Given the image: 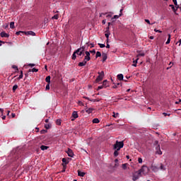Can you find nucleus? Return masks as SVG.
<instances>
[{
	"instance_id": "1",
	"label": "nucleus",
	"mask_w": 181,
	"mask_h": 181,
	"mask_svg": "<svg viewBox=\"0 0 181 181\" xmlns=\"http://www.w3.org/2000/svg\"><path fill=\"white\" fill-rule=\"evenodd\" d=\"M122 148H124V141H116L113 146V149H117V151H120Z\"/></svg>"
},
{
	"instance_id": "2",
	"label": "nucleus",
	"mask_w": 181,
	"mask_h": 181,
	"mask_svg": "<svg viewBox=\"0 0 181 181\" xmlns=\"http://www.w3.org/2000/svg\"><path fill=\"white\" fill-rule=\"evenodd\" d=\"M98 76L97 77L95 81L96 83H100V81H102L103 78H104V71H102L101 72H98Z\"/></svg>"
},
{
	"instance_id": "3",
	"label": "nucleus",
	"mask_w": 181,
	"mask_h": 181,
	"mask_svg": "<svg viewBox=\"0 0 181 181\" xmlns=\"http://www.w3.org/2000/svg\"><path fill=\"white\" fill-rule=\"evenodd\" d=\"M149 170V168H148V167L146 165H143L141 167V169H140L138 172H139V175H141V173H148Z\"/></svg>"
},
{
	"instance_id": "4",
	"label": "nucleus",
	"mask_w": 181,
	"mask_h": 181,
	"mask_svg": "<svg viewBox=\"0 0 181 181\" xmlns=\"http://www.w3.org/2000/svg\"><path fill=\"white\" fill-rule=\"evenodd\" d=\"M85 54L86 55L85 56L84 60L86 62H90V60H91V58L90 57V52L88 51H86Z\"/></svg>"
},
{
	"instance_id": "5",
	"label": "nucleus",
	"mask_w": 181,
	"mask_h": 181,
	"mask_svg": "<svg viewBox=\"0 0 181 181\" xmlns=\"http://www.w3.org/2000/svg\"><path fill=\"white\" fill-rule=\"evenodd\" d=\"M66 153L68 156L70 158H73L74 156V153H73V150L68 148V151H66Z\"/></svg>"
},
{
	"instance_id": "6",
	"label": "nucleus",
	"mask_w": 181,
	"mask_h": 181,
	"mask_svg": "<svg viewBox=\"0 0 181 181\" xmlns=\"http://www.w3.org/2000/svg\"><path fill=\"white\" fill-rule=\"evenodd\" d=\"M80 53V49H76L72 54V60H76L77 56L76 54H78Z\"/></svg>"
},
{
	"instance_id": "7",
	"label": "nucleus",
	"mask_w": 181,
	"mask_h": 181,
	"mask_svg": "<svg viewBox=\"0 0 181 181\" xmlns=\"http://www.w3.org/2000/svg\"><path fill=\"white\" fill-rule=\"evenodd\" d=\"M156 153H157L158 155H162V151H160V146L158 145L156 147Z\"/></svg>"
},
{
	"instance_id": "8",
	"label": "nucleus",
	"mask_w": 181,
	"mask_h": 181,
	"mask_svg": "<svg viewBox=\"0 0 181 181\" xmlns=\"http://www.w3.org/2000/svg\"><path fill=\"white\" fill-rule=\"evenodd\" d=\"M1 37H9V34L5 33V31H3L0 33Z\"/></svg>"
},
{
	"instance_id": "9",
	"label": "nucleus",
	"mask_w": 181,
	"mask_h": 181,
	"mask_svg": "<svg viewBox=\"0 0 181 181\" xmlns=\"http://www.w3.org/2000/svg\"><path fill=\"white\" fill-rule=\"evenodd\" d=\"M85 111H86V112H87V114H91V112H93L94 111V108H93V107L86 108Z\"/></svg>"
},
{
	"instance_id": "10",
	"label": "nucleus",
	"mask_w": 181,
	"mask_h": 181,
	"mask_svg": "<svg viewBox=\"0 0 181 181\" xmlns=\"http://www.w3.org/2000/svg\"><path fill=\"white\" fill-rule=\"evenodd\" d=\"M86 64H87V61L83 59L82 62L78 63V66H79V67H83V66H86Z\"/></svg>"
},
{
	"instance_id": "11",
	"label": "nucleus",
	"mask_w": 181,
	"mask_h": 181,
	"mask_svg": "<svg viewBox=\"0 0 181 181\" xmlns=\"http://www.w3.org/2000/svg\"><path fill=\"white\" fill-rule=\"evenodd\" d=\"M102 59H103V63H104L107 60V56L106 53L102 54Z\"/></svg>"
},
{
	"instance_id": "12",
	"label": "nucleus",
	"mask_w": 181,
	"mask_h": 181,
	"mask_svg": "<svg viewBox=\"0 0 181 181\" xmlns=\"http://www.w3.org/2000/svg\"><path fill=\"white\" fill-rule=\"evenodd\" d=\"M78 175L80 176L81 177H84V176L86 175V173L81 172L80 170H78Z\"/></svg>"
},
{
	"instance_id": "13",
	"label": "nucleus",
	"mask_w": 181,
	"mask_h": 181,
	"mask_svg": "<svg viewBox=\"0 0 181 181\" xmlns=\"http://www.w3.org/2000/svg\"><path fill=\"white\" fill-rule=\"evenodd\" d=\"M69 162V160L67 158H62V163L64 165H65V166H67Z\"/></svg>"
},
{
	"instance_id": "14",
	"label": "nucleus",
	"mask_w": 181,
	"mask_h": 181,
	"mask_svg": "<svg viewBox=\"0 0 181 181\" xmlns=\"http://www.w3.org/2000/svg\"><path fill=\"white\" fill-rule=\"evenodd\" d=\"M117 80H119V81H122V80H124V75L122 74H118Z\"/></svg>"
},
{
	"instance_id": "15",
	"label": "nucleus",
	"mask_w": 181,
	"mask_h": 181,
	"mask_svg": "<svg viewBox=\"0 0 181 181\" xmlns=\"http://www.w3.org/2000/svg\"><path fill=\"white\" fill-rule=\"evenodd\" d=\"M139 176H141V175L139 174H137V175H133V177H132V180L134 181H136L138 180V179H139Z\"/></svg>"
},
{
	"instance_id": "16",
	"label": "nucleus",
	"mask_w": 181,
	"mask_h": 181,
	"mask_svg": "<svg viewBox=\"0 0 181 181\" xmlns=\"http://www.w3.org/2000/svg\"><path fill=\"white\" fill-rule=\"evenodd\" d=\"M40 149H41V151H47V149H49V146L42 145L40 146Z\"/></svg>"
},
{
	"instance_id": "17",
	"label": "nucleus",
	"mask_w": 181,
	"mask_h": 181,
	"mask_svg": "<svg viewBox=\"0 0 181 181\" xmlns=\"http://www.w3.org/2000/svg\"><path fill=\"white\" fill-rule=\"evenodd\" d=\"M103 86L104 88H107V87H108V81L107 80L103 81Z\"/></svg>"
},
{
	"instance_id": "18",
	"label": "nucleus",
	"mask_w": 181,
	"mask_h": 181,
	"mask_svg": "<svg viewBox=\"0 0 181 181\" xmlns=\"http://www.w3.org/2000/svg\"><path fill=\"white\" fill-rule=\"evenodd\" d=\"M72 117L76 119V118H78V114H77V112L74 111L72 113Z\"/></svg>"
},
{
	"instance_id": "19",
	"label": "nucleus",
	"mask_w": 181,
	"mask_h": 181,
	"mask_svg": "<svg viewBox=\"0 0 181 181\" xmlns=\"http://www.w3.org/2000/svg\"><path fill=\"white\" fill-rule=\"evenodd\" d=\"M30 71H33V73H37V71H39V69H37L36 68H33V69L28 70V73H30Z\"/></svg>"
},
{
	"instance_id": "20",
	"label": "nucleus",
	"mask_w": 181,
	"mask_h": 181,
	"mask_svg": "<svg viewBox=\"0 0 181 181\" xmlns=\"http://www.w3.org/2000/svg\"><path fill=\"white\" fill-rule=\"evenodd\" d=\"M27 35H30V36H36V33L33 31H28Z\"/></svg>"
},
{
	"instance_id": "21",
	"label": "nucleus",
	"mask_w": 181,
	"mask_h": 181,
	"mask_svg": "<svg viewBox=\"0 0 181 181\" xmlns=\"http://www.w3.org/2000/svg\"><path fill=\"white\" fill-rule=\"evenodd\" d=\"M138 60H139V58H137L136 59H135L134 61H133V64H132V66H133L134 67H136V64H137V63H138Z\"/></svg>"
},
{
	"instance_id": "22",
	"label": "nucleus",
	"mask_w": 181,
	"mask_h": 181,
	"mask_svg": "<svg viewBox=\"0 0 181 181\" xmlns=\"http://www.w3.org/2000/svg\"><path fill=\"white\" fill-rule=\"evenodd\" d=\"M118 151H119V150H118V149H115L114 156H115V158H117V156H118V155H119V153L118 152Z\"/></svg>"
},
{
	"instance_id": "23",
	"label": "nucleus",
	"mask_w": 181,
	"mask_h": 181,
	"mask_svg": "<svg viewBox=\"0 0 181 181\" xmlns=\"http://www.w3.org/2000/svg\"><path fill=\"white\" fill-rule=\"evenodd\" d=\"M121 17V16L119 15H115L113 16V18H112V22L114 23V19H118V18Z\"/></svg>"
},
{
	"instance_id": "24",
	"label": "nucleus",
	"mask_w": 181,
	"mask_h": 181,
	"mask_svg": "<svg viewBox=\"0 0 181 181\" xmlns=\"http://www.w3.org/2000/svg\"><path fill=\"white\" fill-rule=\"evenodd\" d=\"M99 122H100V119H98V118H95L93 119V124H99Z\"/></svg>"
},
{
	"instance_id": "25",
	"label": "nucleus",
	"mask_w": 181,
	"mask_h": 181,
	"mask_svg": "<svg viewBox=\"0 0 181 181\" xmlns=\"http://www.w3.org/2000/svg\"><path fill=\"white\" fill-rule=\"evenodd\" d=\"M10 28L11 29H15V22L10 23Z\"/></svg>"
},
{
	"instance_id": "26",
	"label": "nucleus",
	"mask_w": 181,
	"mask_h": 181,
	"mask_svg": "<svg viewBox=\"0 0 181 181\" xmlns=\"http://www.w3.org/2000/svg\"><path fill=\"white\" fill-rule=\"evenodd\" d=\"M78 50H79V52H82L84 53V50H86V47L83 46V47L78 48Z\"/></svg>"
},
{
	"instance_id": "27",
	"label": "nucleus",
	"mask_w": 181,
	"mask_h": 181,
	"mask_svg": "<svg viewBox=\"0 0 181 181\" xmlns=\"http://www.w3.org/2000/svg\"><path fill=\"white\" fill-rule=\"evenodd\" d=\"M170 8L173 9V12H176V11H177V9H175V6L173 4H170Z\"/></svg>"
},
{
	"instance_id": "28",
	"label": "nucleus",
	"mask_w": 181,
	"mask_h": 181,
	"mask_svg": "<svg viewBox=\"0 0 181 181\" xmlns=\"http://www.w3.org/2000/svg\"><path fill=\"white\" fill-rule=\"evenodd\" d=\"M62 166H63V169L62 170V173H64V172H66V168H67V166L66 165H64V163H62Z\"/></svg>"
},
{
	"instance_id": "29",
	"label": "nucleus",
	"mask_w": 181,
	"mask_h": 181,
	"mask_svg": "<svg viewBox=\"0 0 181 181\" xmlns=\"http://www.w3.org/2000/svg\"><path fill=\"white\" fill-rule=\"evenodd\" d=\"M45 81H46L47 83H50V76H48L46 77Z\"/></svg>"
},
{
	"instance_id": "30",
	"label": "nucleus",
	"mask_w": 181,
	"mask_h": 181,
	"mask_svg": "<svg viewBox=\"0 0 181 181\" xmlns=\"http://www.w3.org/2000/svg\"><path fill=\"white\" fill-rule=\"evenodd\" d=\"M169 43H170V34L168 35V38L165 42V45H169Z\"/></svg>"
},
{
	"instance_id": "31",
	"label": "nucleus",
	"mask_w": 181,
	"mask_h": 181,
	"mask_svg": "<svg viewBox=\"0 0 181 181\" xmlns=\"http://www.w3.org/2000/svg\"><path fill=\"white\" fill-rule=\"evenodd\" d=\"M160 170H166V168L165 165H163V164H160Z\"/></svg>"
},
{
	"instance_id": "32",
	"label": "nucleus",
	"mask_w": 181,
	"mask_h": 181,
	"mask_svg": "<svg viewBox=\"0 0 181 181\" xmlns=\"http://www.w3.org/2000/svg\"><path fill=\"white\" fill-rule=\"evenodd\" d=\"M50 127H52V125L50 124H45V129H49Z\"/></svg>"
},
{
	"instance_id": "33",
	"label": "nucleus",
	"mask_w": 181,
	"mask_h": 181,
	"mask_svg": "<svg viewBox=\"0 0 181 181\" xmlns=\"http://www.w3.org/2000/svg\"><path fill=\"white\" fill-rule=\"evenodd\" d=\"M21 78H23V71H21V74L18 77V80H21Z\"/></svg>"
},
{
	"instance_id": "34",
	"label": "nucleus",
	"mask_w": 181,
	"mask_h": 181,
	"mask_svg": "<svg viewBox=\"0 0 181 181\" xmlns=\"http://www.w3.org/2000/svg\"><path fill=\"white\" fill-rule=\"evenodd\" d=\"M56 124H57V125H61L62 119H57Z\"/></svg>"
},
{
	"instance_id": "35",
	"label": "nucleus",
	"mask_w": 181,
	"mask_h": 181,
	"mask_svg": "<svg viewBox=\"0 0 181 181\" xmlns=\"http://www.w3.org/2000/svg\"><path fill=\"white\" fill-rule=\"evenodd\" d=\"M16 90H18V85H14L13 86V93H15V91H16Z\"/></svg>"
},
{
	"instance_id": "36",
	"label": "nucleus",
	"mask_w": 181,
	"mask_h": 181,
	"mask_svg": "<svg viewBox=\"0 0 181 181\" xmlns=\"http://www.w3.org/2000/svg\"><path fill=\"white\" fill-rule=\"evenodd\" d=\"M118 115H119V113L115 114V112H113V115H112L113 118H117V117H118Z\"/></svg>"
},
{
	"instance_id": "37",
	"label": "nucleus",
	"mask_w": 181,
	"mask_h": 181,
	"mask_svg": "<svg viewBox=\"0 0 181 181\" xmlns=\"http://www.w3.org/2000/svg\"><path fill=\"white\" fill-rule=\"evenodd\" d=\"M98 57H101V52H98V51L96 52V59H97Z\"/></svg>"
},
{
	"instance_id": "38",
	"label": "nucleus",
	"mask_w": 181,
	"mask_h": 181,
	"mask_svg": "<svg viewBox=\"0 0 181 181\" xmlns=\"http://www.w3.org/2000/svg\"><path fill=\"white\" fill-rule=\"evenodd\" d=\"M52 19H59V14H55L54 16H52Z\"/></svg>"
},
{
	"instance_id": "39",
	"label": "nucleus",
	"mask_w": 181,
	"mask_h": 181,
	"mask_svg": "<svg viewBox=\"0 0 181 181\" xmlns=\"http://www.w3.org/2000/svg\"><path fill=\"white\" fill-rule=\"evenodd\" d=\"M110 35H111V33H106L105 34V37H107V40H108V38L110 37Z\"/></svg>"
},
{
	"instance_id": "40",
	"label": "nucleus",
	"mask_w": 181,
	"mask_h": 181,
	"mask_svg": "<svg viewBox=\"0 0 181 181\" xmlns=\"http://www.w3.org/2000/svg\"><path fill=\"white\" fill-rule=\"evenodd\" d=\"M118 86H121V83H117V84H115L113 86V88H118Z\"/></svg>"
},
{
	"instance_id": "41",
	"label": "nucleus",
	"mask_w": 181,
	"mask_h": 181,
	"mask_svg": "<svg viewBox=\"0 0 181 181\" xmlns=\"http://www.w3.org/2000/svg\"><path fill=\"white\" fill-rule=\"evenodd\" d=\"M98 46H100V47L101 49H103V47H105V44L98 43Z\"/></svg>"
},
{
	"instance_id": "42",
	"label": "nucleus",
	"mask_w": 181,
	"mask_h": 181,
	"mask_svg": "<svg viewBox=\"0 0 181 181\" xmlns=\"http://www.w3.org/2000/svg\"><path fill=\"white\" fill-rule=\"evenodd\" d=\"M45 90H50V83H47V84L46 88H45Z\"/></svg>"
},
{
	"instance_id": "43",
	"label": "nucleus",
	"mask_w": 181,
	"mask_h": 181,
	"mask_svg": "<svg viewBox=\"0 0 181 181\" xmlns=\"http://www.w3.org/2000/svg\"><path fill=\"white\" fill-rule=\"evenodd\" d=\"M78 56H84V52H83L82 51H79V52H78Z\"/></svg>"
},
{
	"instance_id": "44",
	"label": "nucleus",
	"mask_w": 181,
	"mask_h": 181,
	"mask_svg": "<svg viewBox=\"0 0 181 181\" xmlns=\"http://www.w3.org/2000/svg\"><path fill=\"white\" fill-rule=\"evenodd\" d=\"M139 56H141V57H144V56H145V53H144V52L139 53V54L137 55V57H139Z\"/></svg>"
},
{
	"instance_id": "45",
	"label": "nucleus",
	"mask_w": 181,
	"mask_h": 181,
	"mask_svg": "<svg viewBox=\"0 0 181 181\" xmlns=\"http://www.w3.org/2000/svg\"><path fill=\"white\" fill-rule=\"evenodd\" d=\"M163 115H164V117H170V114H168L166 112H163Z\"/></svg>"
},
{
	"instance_id": "46",
	"label": "nucleus",
	"mask_w": 181,
	"mask_h": 181,
	"mask_svg": "<svg viewBox=\"0 0 181 181\" xmlns=\"http://www.w3.org/2000/svg\"><path fill=\"white\" fill-rule=\"evenodd\" d=\"M13 69H15L16 70V71H19V69H18V66H16V65H13Z\"/></svg>"
},
{
	"instance_id": "47",
	"label": "nucleus",
	"mask_w": 181,
	"mask_h": 181,
	"mask_svg": "<svg viewBox=\"0 0 181 181\" xmlns=\"http://www.w3.org/2000/svg\"><path fill=\"white\" fill-rule=\"evenodd\" d=\"M173 2L175 6H177V0H173Z\"/></svg>"
},
{
	"instance_id": "48",
	"label": "nucleus",
	"mask_w": 181,
	"mask_h": 181,
	"mask_svg": "<svg viewBox=\"0 0 181 181\" xmlns=\"http://www.w3.org/2000/svg\"><path fill=\"white\" fill-rule=\"evenodd\" d=\"M47 132V130L42 129L40 131V134H46Z\"/></svg>"
},
{
	"instance_id": "49",
	"label": "nucleus",
	"mask_w": 181,
	"mask_h": 181,
	"mask_svg": "<svg viewBox=\"0 0 181 181\" xmlns=\"http://www.w3.org/2000/svg\"><path fill=\"white\" fill-rule=\"evenodd\" d=\"M103 88H104L103 85L100 86L98 87V90H103Z\"/></svg>"
},
{
	"instance_id": "50",
	"label": "nucleus",
	"mask_w": 181,
	"mask_h": 181,
	"mask_svg": "<svg viewBox=\"0 0 181 181\" xmlns=\"http://www.w3.org/2000/svg\"><path fill=\"white\" fill-rule=\"evenodd\" d=\"M154 32L158 33H162V31L160 30H157L156 28L154 29Z\"/></svg>"
},
{
	"instance_id": "51",
	"label": "nucleus",
	"mask_w": 181,
	"mask_h": 181,
	"mask_svg": "<svg viewBox=\"0 0 181 181\" xmlns=\"http://www.w3.org/2000/svg\"><path fill=\"white\" fill-rule=\"evenodd\" d=\"M145 22H146V23H148V25H151V21L148 19H145L144 20Z\"/></svg>"
},
{
	"instance_id": "52",
	"label": "nucleus",
	"mask_w": 181,
	"mask_h": 181,
	"mask_svg": "<svg viewBox=\"0 0 181 181\" xmlns=\"http://www.w3.org/2000/svg\"><path fill=\"white\" fill-rule=\"evenodd\" d=\"M138 162H139V163H142V158H138Z\"/></svg>"
},
{
	"instance_id": "53",
	"label": "nucleus",
	"mask_w": 181,
	"mask_h": 181,
	"mask_svg": "<svg viewBox=\"0 0 181 181\" xmlns=\"http://www.w3.org/2000/svg\"><path fill=\"white\" fill-rule=\"evenodd\" d=\"M105 33H110V27H109V26H107V27L106 28V31H105Z\"/></svg>"
},
{
	"instance_id": "54",
	"label": "nucleus",
	"mask_w": 181,
	"mask_h": 181,
	"mask_svg": "<svg viewBox=\"0 0 181 181\" xmlns=\"http://www.w3.org/2000/svg\"><path fill=\"white\" fill-rule=\"evenodd\" d=\"M90 53H92L93 54H95V49H93L90 51Z\"/></svg>"
},
{
	"instance_id": "55",
	"label": "nucleus",
	"mask_w": 181,
	"mask_h": 181,
	"mask_svg": "<svg viewBox=\"0 0 181 181\" xmlns=\"http://www.w3.org/2000/svg\"><path fill=\"white\" fill-rule=\"evenodd\" d=\"M122 11H124V8L120 9L119 16H122Z\"/></svg>"
},
{
	"instance_id": "56",
	"label": "nucleus",
	"mask_w": 181,
	"mask_h": 181,
	"mask_svg": "<svg viewBox=\"0 0 181 181\" xmlns=\"http://www.w3.org/2000/svg\"><path fill=\"white\" fill-rule=\"evenodd\" d=\"M122 168L127 169V164H122Z\"/></svg>"
},
{
	"instance_id": "57",
	"label": "nucleus",
	"mask_w": 181,
	"mask_h": 181,
	"mask_svg": "<svg viewBox=\"0 0 181 181\" xmlns=\"http://www.w3.org/2000/svg\"><path fill=\"white\" fill-rule=\"evenodd\" d=\"M28 66H30V67H35V64H29Z\"/></svg>"
},
{
	"instance_id": "58",
	"label": "nucleus",
	"mask_w": 181,
	"mask_h": 181,
	"mask_svg": "<svg viewBox=\"0 0 181 181\" xmlns=\"http://www.w3.org/2000/svg\"><path fill=\"white\" fill-rule=\"evenodd\" d=\"M158 144H159V141H156L154 142V145H157V146H158V145H159Z\"/></svg>"
},
{
	"instance_id": "59",
	"label": "nucleus",
	"mask_w": 181,
	"mask_h": 181,
	"mask_svg": "<svg viewBox=\"0 0 181 181\" xmlns=\"http://www.w3.org/2000/svg\"><path fill=\"white\" fill-rule=\"evenodd\" d=\"M11 115H12V118H15V117H16V115L15 113H12Z\"/></svg>"
},
{
	"instance_id": "60",
	"label": "nucleus",
	"mask_w": 181,
	"mask_h": 181,
	"mask_svg": "<svg viewBox=\"0 0 181 181\" xmlns=\"http://www.w3.org/2000/svg\"><path fill=\"white\" fill-rule=\"evenodd\" d=\"M102 23H103V25H105V23H106V20H103Z\"/></svg>"
},
{
	"instance_id": "61",
	"label": "nucleus",
	"mask_w": 181,
	"mask_h": 181,
	"mask_svg": "<svg viewBox=\"0 0 181 181\" xmlns=\"http://www.w3.org/2000/svg\"><path fill=\"white\" fill-rule=\"evenodd\" d=\"M2 43H5V42L2 41V40H0V46H2Z\"/></svg>"
},
{
	"instance_id": "62",
	"label": "nucleus",
	"mask_w": 181,
	"mask_h": 181,
	"mask_svg": "<svg viewBox=\"0 0 181 181\" xmlns=\"http://www.w3.org/2000/svg\"><path fill=\"white\" fill-rule=\"evenodd\" d=\"M106 47L107 49H110V44L107 43Z\"/></svg>"
},
{
	"instance_id": "63",
	"label": "nucleus",
	"mask_w": 181,
	"mask_h": 181,
	"mask_svg": "<svg viewBox=\"0 0 181 181\" xmlns=\"http://www.w3.org/2000/svg\"><path fill=\"white\" fill-rule=\"evenodd\" d=\"M178 43H180L179 46H180V45H181V39L179 40V41L177 42V44H178Z\"/></svg>"
},
{
	"instance_id": "64",
	"label": "nucleus",
	"mask_w": 181,
	"mask_h": 181,
	"mask_svg": "<svg viewBox=\"0 0 181 181\" xmlns=\"http://www.w3.org/2000/svg\"><path fill=\"white\" fill-rule=\"evenodd\" d=\"M45 122H46V123L47 124V122H49V119H46L45 120Z\"/></svg>"
}]
</instances>
